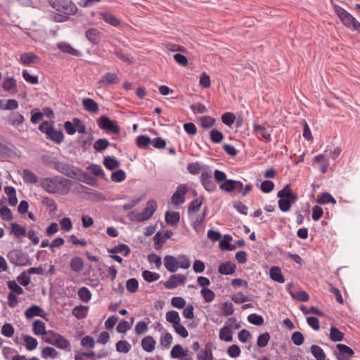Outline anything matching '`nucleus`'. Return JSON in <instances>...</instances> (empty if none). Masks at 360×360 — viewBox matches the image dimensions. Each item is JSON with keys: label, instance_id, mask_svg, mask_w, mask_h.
<instances>
[{"label": "nucleus", "instance_id": "nucleus-61", "mask_svg": "<svg viewBox=\"0 0 360 360\" xmlns=\"http://www.w3.org/2000/svg\"><path fill=\"white\" fill-rule=\"evenodd\" d=\"M226 352L228 353L229 356L235 358L240 355L241 351L239 346L236 345H233L228 348Z\"/></svg>", "mask_w": 360, "mask_h": 360}, {"label": "nucleus", "instance_id": "nucleus-63", "mask_svg": "<svg viewBox=\"0 0 360 360\" xmlns=\"http://www.w3.org/2000/svg\"><path fill=\"white\" fill-rule=\"evenodd\" d=\"M292 193V189L290 187V185H285L283 189L278 192L277 196L279 198H288L290 196Z\"/></svg>", "mask_w": 360, "mask_h": 360}, {"label": "nucleus", "instance_id": "nucleus-18", "mask_svg": "<svg viewBox=\"0 0 360 360\" xmlns=\"http://www.w3.org/2000/svg\"><path fill=\"white\" fill-rule=\"evenodd\" d=\"M57 47L64 53L70 54L74 56H81V53L79 51L74 49L70 44L67 42H60L58 43Z\"/></svg>", "mask_w": 360, "mask_h": 360}, {"label": "nucleus", "instance_id": "nucleus-30", "mask_svg": "<svg viewBox=\"0 0 360 360\" xmlns=\"http://www.w3.org/2000/svg\"><path fill=\"white\" fill-rule=\"evenodd\" d=\"M103 165L108 169L113 170L120 166V162L114 157L108 156L104 158Z\"/></svg>", "mask_w": 360, "mask_h": 360}, {"label": "nucleus", "instance_id": "nucleus-33", "mask_svg": "<svg viewBox=\"0 0 360 360\" xmlns=\"http://www.w3.org/2000/svg\"><path fill=\"white\" fill-rule=\"evenodd\" d=\"M234 322H236V320L232 319L226 320V342H231L233 340L231 327H234L236 328H238L240 327L239 324L236 323H234Z\"/></svg>", "mask_w": 360, "mask_h": 360}, {"label": "nucleus", "instance_id": "nucleus-59", "mask_svg": "<svg viewBox=\"0 0 360 360\" xmlns=\"http://www.w3.org/2000/svg\"><path fill=\"white\" fill-rule=\"evenodd\" d=\"M151 143V139L147 136H139L136 139V144L139 147H146Z\"/></svg>", "mask_w": 360, "mask_h": 360}, {"label": "nucleus", "instance_id": "nucleus-12", "mask_svg": "<svg viewBox=\"0 0 360 360\" xmlns=\"http://www.w3.org/2000/svg\"><path fill=\"white\" fill-rule=\"evenodd\" d=\"M186 191L187 190L185 186H178L176 192L172 197V203L176 206L182 204L184 202Z\"/></svg>", "mask_w": 360, "mask_h": 360}, {"label": "nucleus", "instance_id": "nucleus-43", "mask_svg": "<svg viewBox=\"0 0 360 360\" xmlns=\"http://www.w3.org/2000/svg\"><path fill=\"white\" fill-rule=\"evenodd\" d=\"M11 231L17 237L26 236L25 229L16 223L11 224Z\"/></svg>", "mask_w": 360, "mask_h": 360}, {"label": "nucleus", "instance_id": "nucleus-36", "mask_svg": "<svg viewBox=\"0 0 360 360\" xmlns=\"http://www.w3.org/2000/svg\"><path fill=\"white\" fill-rule=\"evenodd\" d=\"M108 252L112 254L123 253L124 256H127L130 253V249L127 245L120 244L108 250Z\"/></svg>", "mask_w": 360, "mask_h": 360}, {"label": "nucleus", "instance_id": "nucleus-15", "mask_svg": "<svg viewBox=\"0 0 360 360\" xmlns=\"http://www.w3.org/2000/svg\"><path fill=\"white\" fill-rule=\"evenodd\" d=\"M164 264L169 272H176L178 269L177 257L171 255L165 256L164 257Z\"/></svg>", "mask_w": 360, "mask_h": 360}, {"label": "nucleus", "instance_id": "nucleus-6", "mask_svg": "<svg viewBox=\"0 0 360 360\" xmlns=\"http://www.w3.org/2000/svg\"><path fill=\"white\" fill-rule=\"evenodd\" d=\"M53 168L70 178L77 176L79 172L76 167L61 162H53Z\"/></svg>", "mask_w": 360, "mask_h": 360}, {"label": "nucleus", "instance_id": "nucleus-19", "mask_svg": "<svg viewBox=\"0 0 360 360\" xmlns=\"http://www.w3.org/2000/svg\"><path fill=\"white\" fill-rule=\"evenodd\" d=\"M44 315L43 309L37 305H32L25 311V316L28 319L36 316L44 317Z\"/></svg>", "mask_w": 360, "mask_h": 360}, {"label": "nucleus", "instance_id": "nucleus-24", "mask_svg": "<svg viewBox=\"0 0 360 360\" xmlns=\"http://www.w3.org/2000/svg\"><path fill=\"white\" fill-rule=\"evenodd\" d=\"M22 176L23 180L27 184H35L38 181L37 176L33 173L32 171L27 169H24L22 170Z\"/></svg>", "mask_w": 360, "mask_h": 360}, {"label": "nucleus", "instance_id": "nucleus-10", "mask_svg": "<svg viewBox=\"0 0 360 360\" xmlns=\"http://www.w3.org/2000/svg\"><path fill=\"white\" fill-rule=\"evenodd\" d=\"M200 179L202 184L207 191H212L216 188V186L212 181V172L211 171L202 170Z\"/></svg>", "mask_w": 360, "mask_h": 360}, {"label": "nucleus", "instance_id": "nucleus-29", "mask_svg": "<svg viewBox=\"0 0 360 360\" xmlns=\"http://www.w3.org/2000/svg\"><path fill=\"white\" fill-rule=\"evenodd\" d=\"M310 351L316 360H325L326 354L321 347L313 345L311 346Z\"/></svg>", "mask_w": 360, "mask_h": 360}, {"label": "nucleus", "instance_id": "nucleus-58", "mask_svg": "<svg viewBox=\"0 0 360 360\" xmlns=\"http://www.w3.org/2000/svg\"><path fill=\"white\" fill-rule=\"evenodd\" d=\"M16 83L13 77L6 78L3 82V88L6 91H10L15 87Z\"/></svg>", "mask_w": 360, "mask_h": 360}, {"label": "nucleus", "instance_id": "nucleus-55", "mask_svg": "<svg viewBox=\"0 0 360 360\" xmlns=\"http://www.w3.org/2000/svg\"><path fill=\"white\" fill-rule=\"evenodd\" d=\"M56 346L60 349H66L68 351H70L71 349L70 343L69 342V341L61 335L60 338L58 340Z\"/></svg>", "mask_w": 360, "mask_h": 360}, {"label": "nucleus", "instance_id": "nucleus-7", "mask_svg": "<svg viewBox=\"0 0 360 360\" xmlns=\"http://www.w3.org/2000/svg\"><path fill=\"white\" fill-rule=\"evenodd\" d=\"M253 131L256 134L257 139L259 141L269 143L271 141V132L272 130H269L265 126L254 123L252 125Z\"/></svg>", "mask_w": 360, "mask_h": 360}, {"label": "nucleus", "instance_id": "nucleus-45", "mask_svg": "<svg viewBox=\"0 0 360 360\" xmlns=\"http://www.w3.org/2000/svg\"><path fill=\"white\" fill-rule=\"evenodd\" d=\"M248 321L255 326H259L264 323V319L257 314H251L248 317Z\"/></svg>", "mask_w": 360, "mask_h": 360}, {"label": "nucleus", "instance_id": "nucleus-5", "mask_svg": "<svg viewBox=\"0 0 360 360\" xmlns=\"http://www.w3.org/2000/svg\"><path fill=\"white\" fill-rule=\"evenodd\" d=\"M39 130L45 132L48 137L56 143H60L64 139L61 131H57L53 127L49 126L47 122H44L39 126Z\"/></svg>", "mask_w": 360, "mask_h": 360}, {"label": "nucleus", "instance_id": "nucleus-13", "mask_svg": "<svg viewBox=\"0 0 360 360\" xmlns=\"http://www.w3.org/2000/svg\"><path fill=\"white\" fill-rule=\"evenodd\" d=\"M8 120L11 125L20 131L19 127L22 126L23 122L25 121V118L23 115H22L18 112H13L10 114Z\"/></svg>", "mask_w": 360, "mask_h": 360}, {"label": "nucleus", "instance_id": "nucleus-2", "mask_svg": "<svg viewBox=\"0 0 360 360\" xmlns=\"http://www.w3.org/2000/svg\"><path fill=\"white\" fill-rule=\"evenodd\" d=\"M334 11L345 27L360 33V22L351 13L338 5L334 6Z\"/></svg>", "mask_w": 360, "mask_h": 360}, {"label": "nucleus", "instance_id": "nucleus-26", "mask_svg": "<svg viewBox=\"0 0 360 360\" xmlns=\"http://www.w3.org/2000/svg\"><path fill=\"white\" fill-rule=\"evenodd\" d=\"M20 60L24 65H30L37 63L38 57L32 53H24L20 55Z\"/></svg>", "mask_w": 360, "mask_h": 360}, {"label": "nucleus", "instance_id": "nucleus-37", "mask_svg": "<svg viewBox=\"0 0 360 360\" xmlns=\"http://www.w3.org/2000/svg\"><path fill=\"white\" fill-rule=\"evenodd\" d=\"M166 320L173 324V326L180 323L179 313L176 311H169L166 313Z\"/></svg>", "mask_w": 360, "mask_h": 360}, {"label": "nucleus", "instance_id": "nucleus-32", "mask_svg": "<svg viewBox=\"0 0 360 360\" xmlns=\"http://www.w3.org/2000/svg\"><path fill=\"white\" fill-rule=\"evenodd\" d=\"M33 331L35 335H46L45 323L41 320H37L33 323Z\"/></svg>", "mask_w": 360, "mask_h": 360}, {"label": "nucleus", "instance_id": "nucleus-49", "mask_svg": "<svg viewBox=\"0 0 360 360\" xmlns=\"http://www.w3.org/2000/svg\"><path fill=\"white\" fill-rule=\"evenodd\" d=\"M41 355L45 359L56 358L58 356V352L53 347H46L42 349Z\"/></svg>", "mask_w": 360, "mask_h": 360}, {"label": "nucleus", "instance_id": "nucleus-3", "mask_svg": "<svg viewBox=\"0 0 360 360\" xmlns=\"http://www.w3.org/2000/svg\"><path fill=\"white\" fill-rule=\"evenodd\" d=\"M51 6L57 11L65 15H75L77 13V7L70 0H50Z\"/></svg>", "mask_w": 360, "mask_h": 360}, {"label": "nucleus", "instance_id": "nucleus-38", "mask_svg": "<svg viewBox=\"0 0 360 360\" xmlns=\"http://www.w3.org/2000/svg\"><path fill=\"white\" fill-rule=\"evenodd\" d=\"M70 265L73 271L79 272L82 269L84 262L82 258L75 257L71 259Z\"/></svg>", "mask_w": 360, "mask_h": 360}, {"label": "nucleus", "instance_id": "nucleus-44", "mask_svg": "<svg viewBox=\"0 0 360 360\" xmlns=\"http://www.w3.org/2000/svg\"><path fill=\"white\" fill-rule=\"evenodd\" d=\"M78 295L80 300L84 302H89L91 296L89 290L86 287H82L79 289Z\"/></svg>", "mask_w": 360, "mask_h": 360}, {"label": "nucleus", "instance_id": "nucleus-9", "mask_svg": "<svg viewBox=\"0 0 360 360\" xmlns=\"http://www.w3.org/2000/svg\"><path fill=\"white\" fill-rule=\"evenodd\" d=\"M7 257L8 260L15 265H25L27 260L25 255L18 250L10 251Z\"/></svg>", "mask_w": 360, "mask_h": 360}, {"label": "nucleus", "instance_id": "nucleus-25", "mask_svg": "<svg viewBox=\"0 0 360 360\" xmlns=\"http://www.w3.org/2000/svg\"><path fill=\"white\" fill-rule=\"evenodd\" d=\"M232 236L226 234V250H233L237 247L242 248L245 245V240L243 239H239L235 240L233 243H231Z\"/></svg>", "mask_w": 360, "mask_h": 360}, {"label": "nucleus", "instance_id": "nucleus-27", "mask_svg": "<svg viewBox=\"0 0 360 360\" xmlns=\"http://www.w3.org/2000/svg\"><path fill=\"white\" fill-rule=\"evenodd\" d=\"M89 308L88 307L80 305L75 307L72 311V314L78 319H84L88 313Z\"/></svg>", "mask_w": 360, "mask_h": 360}, {"label": "nucleus", "instance_id": "nucleus-21", "mask_svg": "<svg viewBox=\"0 0 360 360\" xmlns=\"http://www.w3.org/2000/svg\"><path fill=\"white\" fill-rule=\"evenodd\" d=\"M270 278L279 283H283L285 278L281 269L278 266H272L269 270Z\"/></svg>", "mask_w": 360, "mask_h": 360}, {"label": "nucleus", "instance_id": "nucleus-31", "mask_svg": "<svg viewBox=\"0 0 360 360\" xmlns=\"http://www.w3.org/2000/svg\"><path fill=\"white\" fill-rule=\"evenodd\" d=\"M180 219L179 213L177 212H169L165 214V220L167 224L175 226L178 224Z\"/></svg>", "mask_w": 360, "mask_h": 360}, {"label": "nucleus", "instance_id": "nucleus-16", "mask_svg": "<svg viewBox=\"0 0 360 360\" xmlns=\"http://www.w3.org/2000/svg\"><path fill=\"white\" fill-rule=\"evenodd\" d=\"M243 188V183L240 181L226 179V192L239 193Z\"/></svg>", "mask_w": 360, "mask_h": 360}, {"label": "nucleus", "instance_id": "nucleus-42", "mask_svg": "<svg viewBox=\"0 0 360 360\" xmlns=\"http://www.w3.org/2000/svg\"><path fill=\"white\" fill-rule=\"evenodd\" d=\"M60 335H59L58 333H55L49 331L47 333L46 336L44 338V341L48 344L56 346L58 340L60 338Z\"/></svg>", "mask_w": 360, "mask_h": 360}, {"label": "nucleus", "instance_id": "nucleus-56", "mask_svg": "<svg viewBox=\"0 0 360 360\" xmlns=\"http://www.w3.org/2000/svg\"><path fill=\"white\" fill-rule=\"evenodd\" d=\"M178 262V268L181 267L182 269H188L191 266L190 262L186 257V256L181 255H179L177 257Z\"/></svg>", "mask_w": 360, "mask_h": 360}, {"label": "nucleus", "instance_id": "nucleus-14", "mask_svg": "<svg viewBox=\"0 0 360 360\" xmlns=\"http://www.w3.org/2000/svg\"><path fill=\"white\" fill-rule=\"evenodd\" d=\"M119 77L115 72L105 73L98 81V84L101 86H108L110 84L118 82Z\"/></svg>", "mask_w": 360, "mask_h": 360}, {"label": "nucleus", "instance_id": "nucleus-52", "mask_svg": "<svg viewBox=\"0 0 360 360\" xmlns=\"http://www.w3.org/2000/svg\"><path fill=\"white\" fill-rule=\"evenodd\" d=\"M125 178L126 174L122 169L117 170L111 174V179L115 182H122L125 179Z\"/></svg>", "mask_w": 360, "mask_h": 360}, {"label": "nucleus", "instance_id": "nucleus-17", "mask_svg": "<svg viewBox=\"0 0 360 360\" xmlns=\"http://www.w3.org/2000/svg\"><path fill=\"white\" fill-rule=\"evenodd\" d=\"M82 104L86 111L94 114L98 112V105L93 99L89 98H84L82 101Z\"/></svg>", "mask_w": 360, "mask_h": 360}, {"label": "nucleus", "instance_id": "nucleus-34", "mask_svg": "<svg viewBox=\"0 0 360 360\" xmlns=\"http://www.w3.org/2000/svg\"><path fill=\"white\" fill-rule=\"evenodd\" d=\"M344 338V333L338 328L332 326L330 329V339L333 342H339Z\"/></svg>", "mask_w": 360, "mask_h": 360}, {"label": "nucleus", "instance_id": "nucleus-8", "mask_svg": "<svg viewBox=\"0 0 360 360\" xmlns=\"http://www.w3.org/2000/svg\"><path fill=\"white\" fill-rule=\"evenodd\" d=\"M98 126L109 132L117 134L120 132V128L116 121L110 120L108 117L102 116L98 122Z\"/></svg>", "mask_w": 360, "mask_h": 360}, {"label": "nucleus", "instance_id": "nucleus-57", "mask_svg": "<svg viewBox=\"0 0 360 360\" xmlns=\"http://www.w3.org/2000/svg\"><path fill=\"white\" fill-rule=\"evenodd\" d=\"M7 285L8 288L11 290V292H15L18 295H21L24 292L23 289L15 281H9Z\"/></svg>", "mask_w": 360, "mask_h": 360}, {"label": "nucleus", "instance_id": "nucleus-39", "mask_svg": "<svg viewBox=\"0 0 360 360\" xmlns=\"http://www.w3.org/2000/svg\"><path fill=\"white\" fill-rule=\"evenodd\" d=\"M142 276L143 278L149 283L158 281L160 277V274H158V273L152 272L148 270L143 271L142 273Z\"/></svg>", "mask_w": 360, "mask_h": 360}, {"label": "nucleus", "instance_id": "nucleus-60", "mask_svg": "<svg viewBox=\"0 0 360 360\" xmlns=\"http://www.w3.org/2000/svg\"><path fill=\"white\" fill-rule=\"evenodd\" d=\"M2 334L8 338H11L14 334V328L10 323H5L1 328Z\"/></svg>", "mask_w": 360, "mask_h": 360}, {"label": "nucleus", "instance_id": "nucleus-35", "mask_svg": "<svg viewBox=\"0 0 360 360\" xmlns=\"http://www.w3.org/2000/svg\"><path fill=\"white\" fill-rule=\"evenodd\" d=\"M317 202L321 205H325L328 203L336 204V200L328 193H323L318 198Z\"/></svg>", "mask_w": 360, "mask_h": 360}, {"label": "nucleus", "instance_id": "nucleus-4", "mask_svg": "<svg viewBox=\"0 0 360 360\" xmlns=\"http://www.w3.org/2000/svg\"><path fill=\"white\" fill-rule=\"evenodd\" d=\"M157 208V203L155 200H150L147 202L146 207L142 212L138 213L131 212L129 217L133 221H143L148 220L153 214Z\"/></svg>", "mask_w": 360, "mask_h": 360}, {"label": "nucleus", "instance_id": "nucleus-22", "mask_svg": "<svg viewBox=\"0 0 360 360\" xmlns=\"http://www.w3.org/2000/svg\"><path fill=\"white\" fill-rule=\"evenodd\" d=\"M188 351H185L180 345H176L171 350V356L172 358L186 357L185 360H190L191 358L187 357Z\"/></svg>", "mask_w": 360, "mask_h": 360}, {"label": "nucleus", "instance_id": "nucleus-41", "mask_svg": "<svg viewBox=\"0 0 360 360\" xmlns=\"http://www.w3.org/2000/svg\"><path fill=\"white\" fill-rule=\"evenodd\" d=\"M271 337L269 333L266 332L259 335L257 345L259 347H265L270 340Z\"/></svg>", "mask_w": 360, "mask_h": 360}, {"label": "nucleus", "instance_id": "nucleus-62", "mask_svg": "<svg viewBox=\"0 0 360 360\" xmlns=\"http://www.w3.org/2000/svg\"><path fill=\"white\" fill-rule=\"evenodd\" d=\"M0 216L4 220L10 221L13 219V214L9 208L4 207L0 209Z\"/></svg>", "mask_w": 360, "mask_h": 360}, {"label": "nucleus", "instance_id": "nucleus-1", "mask_svg": "<svg viewBox=\"0 0 360 360\" xmlns=\"http://www.w3.org/2000/svg\"><path fill=\"white\" fill-rule=\"evenodd\" d=\"M41 186L49 193H58L60 190V186L64 188L68 189L71 185V181L68 179L59 178L55 176L53 178H44L41 180Z\"/></svg>", "mask_w": 360, "mask_h": 360}, {"label": "nucleus", "instance_id": "nucleus-48", "mask_svg": "<svg viewBox=\"0 0 360 360\" xmlns=\"http://www.w3.org/2000/svg\"><path fill=\"white\" fill-rule=\"evenodd\" d=\"M109 142L105 139H100L94 144V148L97 151H102L108 148Z\"/></svg>", "mask_w": 360, "mask_h": 360}, {"label": "nucleus", "instance_id": "nucleus-64", "mask_svg": "<svg viewBox=\"0 0 360 360\" xmlns=\"http://www.w3.org/2000/svg\"><path fill=\"white\" fill-rule=\"evenodd\" d=\"M171 304L174 307L182 309L186 305V301L181 297H174L172 299Z\"/></svg>", "mask_w": 360, "mask_h": 360}, {"label": "nucleus", "instance_id": "nucleus-11", "mask_svg": "<svg viewBox=\"0 0 360 360\" xmlns=\"http://www.w3.org/2000/svg\"><path fill=\"white\" fill-rule=\"evenodd\" d=\"M186 277L181 274L172 275L164 283V285L167 289H173L179 285H184Z\"/></svg>", "mask_w": 360, "mask_h": 360}, {"label": "nucleus", "instance_id": "nucleus-46", "mask_svg": "<svg viewBox=\"0 0 360 360\" xmlns=\"http://www.w3.org/2000/svg\"><path fill=\"white\" fill-rule=\"evenodd\" d=\"M197 359L198 360H212V352L207 345L203 351L198 354Z\"/></svg>", "mask_w": 360, "mask_h": 360}, {"label": "nucleus", "instance_id": "nucleus-23", "mask_svg": "<svg viewBox=\"0 0 360 360\" xmlns=\"http://www.w3.org/2000/svg\"><path fill=\"white\" fill-rule=\"evenodd\" d=\"M100 15L106 23L112 26L117 27L120 25V20L110 13L101 12Z\"/></svg>", "mask_w": 360, "mask_h": 360}, {"label": "nucleus", "instance_id": "nucleus-53", "mask_svg": "<svg viewBox=\"0 0 360 360\" xmlns=\"http://www.w3.org/2000/svg\"><path fill=\"white\" fill-rule=\"evenodd\" d=\"M274 184L273 181L269 180H266L262 182L260 185V189L262 192L265 193H268L271 192L274 190Z\"/></svg>", "mask_w": 360, "mask_h": 360}, {"label": "nucleus", "instance_id": "nucleus-54", "mask_svg": "<svg viewBox=\"0 0 360 360\" xmlns=\"http://www.w3.org/2000/svg\"><path fill=\"white\" fill-rule=\"evenodd\" d=\"M279 209L284 212H286L290 210L291 204L290 200L287 198H280L278 201Z\"/></svg>", "mask_w": 360, "mask_h": 360}, {"label": "nucleus", "instance_id": "nucleus-50", "mask_svg": "<svg viewBox=\"0 0 360 360\" xmlns=\"http://www.w3.org/2000/svg\"><path fill=\"white\" fill-rule=\"evenodd\" d=\"M291 340L295 345L300 346L303 344L304 338L300 332L295 331L292 334Z\"/></svg>", "mask_w": 360, "mask_h": 360}, {"label": "nucleus", "instance_id": "nucleus-40", "mask_svg": "<svg viewBox=\"0 0 360 360\" xmlns=\"http://www.w3.org/2000/svg\"><path fill=\"white\" fill-rule=\"evenodd\" d=\"M131 347V345L126 340H120L116 343V350L118 352L127 353Z\"/></svg>", "mask_w": 360, "mask_h": 360}, {"label": "nucleus", "instance_id": "nucleus-20", "mask_svg": "<svg viewBox=\"0 0 360 360\" xmlns=\"http://www.w3.org/2000/svg\"><path fill=\"white\" fill-rule=\"evenodd\" d=\"M156 342L152 336H146L141 340V346L143 350L152 352L155 348Z\"/></svg>", "mask_w": 360, "mask_h": 360}, {"label": "nucleus", "instance_id": "nucleus-28", "mask_svg": "<svg viewBox=\"0 0 360 360\" xmlns=\"http://www.w3.org/2000/svg\"><path fill=\"white\" fill-rule=\"evenodd\" d=\"M100 32L95 28L89 29L86 32V37L92 44H98L100 39Z\"/></svg>", "mask_w": 360, "mask_h": 360}, {"label": "nucleus", "instance_id": "nucleus-47", "mask_svg": "<svg viewBox=\"0 0 360 360\" xmlns=\"http://www.w3.org/2000/svg\"><path fill=\"white\" fill-rule=\"evenodd\" d=\"M25 342V347L26 349L29 351H32L37 348L38 342L37 339L31 337V336H26L24 339Z\"/></svg>", "mask_w": 360, "mask_h": 360}, {"label": "nucleus", "instance_id": "nucleus-51", "mask_svg": "<svg viewBox=\"0 0 360 360\" xmlns=\"http://www.w3.org/2000/svg\"><path fill=\"white\" fill-rule=\"evenodd\" d=\"M139 287V282L136 278H130L127 281L126 288L131 293L136 292Z\"/></svg>", "mask_w": 360, "mask_h": 360}]
</instances>
